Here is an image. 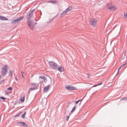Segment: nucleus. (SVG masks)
<instances>
[{
  "instance_id": "1",
  "label": "nucleus",
  "mask_w": 127,
  "mask_h": 127,
  "mask_svg": "<svg viewBox=\"0 0 127 127\" xmlns=\"http://www.w3.org/2000/svg\"><path fill=\"white\" fill-rule=\"evenodd\" d=\"M97 22L98 20L96 19L92 18L90 21V24L92 27H95L96 26Z\"/></svg>"
},
{
  "instance_id": "2",
  "label": "nucleus",
  "mask_w": 127,
  "mask_h": 127,
  "mask_svg": "<svg viewBox=\"0 0 127 127\" xmlns=\"http://www.w3.org/2000/svg\"><path fill=\"white\" fill-rule=\"evenodd\" d=\"M72 9V7L71 6L68 7L61 14L60 16L63 17L64 16L67 14V13L70 11Z\"/></svg>"
},
{
  "instance_id": "3",
  "label": "nucleus",
  "mask_w": 127,
  "mask_h": 127,
  "mask_svg": "<svg viewBox=\"0 0 127 127\" xmlns=\"http://www.w3.org/2000/svg\"><path fill=\"white\" fill-rule=\"evenodd\" d=\"M7 67V65H5L1 68V74L3 76L5 75L7 73L8 70Z\"/></svg>"
},
{
  "instance_id": "4",
  "label": "nucleus",
  "mask_w": 127,
  "mask_h": 127,
  "mask_svg": "<svg viewBox=\"0 0 127 127\" xmlns=\"http://www.w3.org/2000/svg\"><path fill=\"white\" fill-rule=\"evenodd\" d=\"M49 64L51 68L54 69H56L57 68V65L55 62H49Z\"/></svg>"
},
{
  "instance_id": "5",
  "label": "nucleus",
  "mask_w": 127,
  "mask_h": 127,
  "mask_svg": "<svg viewBox=\"0 0 127 127\" xmlns=\"http://www.w3.org/2000/svg\"><path fill=\"white\" fill-rule=\"evenodd\" d=\"M28 25L30 29H32L34 27L35 23L31 20H29L27 22Z\"/></svg>"
},
{
  "instance_id": "6",
  "label": "nucleus",
  "mask_w": 127,
  "mask_h": 127,
  "mask_svg": "<svg viewBox=\"0 0 127 127\" xmlns=\"http://www.w3.org/2000/svg\"><path fill=\"white\" fill-rule=\"evenodd\" d=\"M23 16L20 17L17 19L13 20L11 21V23L13 24H15L17 23H19L23 19Z\"/></svg>"
},
{
  "instance_id": "7",
  "label": "nucleus",
  "mask_w": 127,
  "mask_h": 127,
  "mask_svg": "<svg viewBox=\"0 0 127 127\" xmlns=\"http://www.w3.org/2000/svg\"><path fill=\"white\" fill-rule=\"evenodd\" d=\"M31 86L32 87L30 89V90H33L36 89V87L38 86V84L35 83H33L31 84Z\"/></svg>"
},
{
  "instance_id": "8",
  "label": "nucleus",
  "mask_w": 127,
  "mask_h": 127,
  "mask_svg": "<svg viewBox=\"0 0 127 127\" xmlns=\"http://www.w3.org/2000/svg\"><path fill=\"white\" fill-rule=\"evenodd\" d=\"M65 88L67 90H77V88L76 87L72 86H70L69 85H66L65 86Z\"/></svg>"
},
{
  "instance_id": "9",
  "label": "nucleus",
  "mask_w": 127,
  "mask_h": 127,
  "mask_svg": "<svg viewBox=\"0 0 127 127\" xmlns=\"http://www.w3.org/2000/svg\"><path fill=\"white\" fill-rule=\"evenodd\" d=\"M113 5V3H108L106 5V7L107 9L110 10Z\"/></svg>"
},
{
  "instance_id": "10",
  "label": "nucleus",
  "mask_w": 127,
  "mask_h": 127,
  "mask_svg": "<svg viewBox=\"0 0 127 127\" xmlns=\"http://www.w3.org/2000/svg\"><path fill=\"white\" fill-rule=\"evenodd\" d=\"M50 86L48 85L44 88L43 91L45 93L46 92L49 90Z\"/></svg>"
},
{
  "instance_id": "11",
  "label": "nucleus",
  "mask_w": 127,
  "mask_h": 127,
  "mask_svg": "<svg viewBox=\"0 0 127 127\" xmlns=\"http://www.w3.org/2000/svg\"><path fill=\"white\" fill-rule=\"evenodd\" d=\"M17 123L20 124L21 126H25L26 127H27L28 126V125H27L26 124L23 122H21Z\"/></svg>"
},
{
  "instance_id": "12",
  "label": "nucleus",
  "mask_w": 127,
  "mask_h": 127,
  "mask_svg": "<svg viewBox=\"0 0 127 127\" xmlns=\"http://www.w3.org/2000/svg\"><path fill=\"white\" fill-rule=\"evenodd\" d=\"M39 77L40 78L43 79L44 82H46L47 81V79L46 77L44 76H39Z\"/></svg>"
},
{
  "instance_id": "13",
  "label": "nucleus",
  "mask_w": 127,
  "mask_h": 127,
  "mask_svg": "<svg viewBox=\"0 0 127 127\" xmlns=\"http://www.w3.org/2000/svg\"><path fill=\"white\" fill-rule=\"evenodd\" d=\"M14 72V71L13 70H10L9 71V73H8V76L10 77V80L11 79V78L12 77L13 75V73Z\"/></svg>"
},
{
  "instance_id": "14",
  "label": "nucleus",
  "mask_w": 127,
  "mask_h": 127,
  "mask_svg": "<svg viewBox=\"0 0 127 127\" xmlns=\"http://www.w3.org/2000/svg\"><path fill=\"white\" fill-rule=\"evenodd\" d=\"M117 9V7L116 6L113 5L110 10L111 11H114L116 10Z\"/></svg>"
},
{
  "instance_id": "15",
  "label": "nucleus",
  "mask_w": 127,
  "mask_h": 127,
  "mask_svg": "<svg viewBox=\"0 0 127 127\" xmlns=\"http://www.w3.org/2000/svg\"><path fill=\"white\" fill-rule=\"evenodd\" d=\"M0 20H8V19L5 17L0 16Z\"/></svg>"
},
{
  "instance_id": "16",
  "label": "nucleus",
  "mask_w": 127,
  "mask_h": 127,
  "mask_svg": "<svg viewBox=\"0 0 127 127\" xmlns=\"http://www.w3.org/2000/svg\"><path fill=\"white\" fill-rule=\"evenodd\" d=\"M58 69L60 72H62L64 70V68L62 66L59 67L58 68Z\"/></svg>"
},
{
  "instance_id": "17",
  "label": "nucleus",
  "mask_w": 127,
  "mask_h": 127,
  "mask_svg": "<svg viewBox=\"0 0 127 127\" xmlns=\"http://www.w3.org/2000/svg\"><path fill=\"white\" fill-rule=\"evenodd\" d=\"M47 2L48 3L50 2L54 4V3H58V1L57 0H51L49 1H47Z\"/></svg>"
},
{
  "instance_id": "18",
  "label": "nucleus",
  "mask_w": 127,
  "mask_h": 127,
  "mask_svg": "<svg viewBox=\"0 0 127 127\" xmlns=\"http://www.w3.org/2000/svg\"><path fill=\"white\" fill-rule=\"evenodd\" d=\"M32 12L31 11L29 15L27 16V18H28L29 19H30L31 17L32 16Z\"/></svg>"
},
{
  "instance_id": "19",
  "label": "nucleus",
  "mask_w": 127,
  "mask_h": 127,
  "mask_svg": "<svg viewBox=\"0 0 127 127\" xmlns=\"http://www.w3.org/2000/svg\"><path fill=\"white\" fill-rule=\"evenodd\" d=\"M25 99V96H23L20 99V100H21V103H22L24 101Z\"/></svg>"
},
{
  "instance_id": "20",
  "label": "nucleus",
  "mask_w": 127,
  "mask_h": 127,
  "mask_svg": "<svg viewBox=\"0 0 127 127\" xmlns=\"http://www.w3.org/2000/svg\"><path fill=\"white\" fill-rule=\"evenodd\" d=\"M127 64V63H125L124 64H123V65H122L120 68H119V69H118V74L119 73V70H120V69L121 68V67H122V66H124L126 64Z\"/></svg>"
},
{
  "instance_id": "21",
  "label": "nucleus",
  "mask_w": 127,
  "mask_h": 127,
  "mask_svg": "<svg viewBox=\"0 0 127 127\" xmlns=\"http://www.w3.org/2000/svg\"><path fill=\"white\" fill-rule=\"evenodd\" d=\"M124 16L125 19H127V13H124Z\"/></svg>"
},
{
  "instance_id": "22",
  "label": "nucleus",
  "mask_w": 127,
  "mask_h": 127,
  "mask_svg": "<svg viewBox=\"0 0 127 127\" xmlns=\"http://www.w3.org/2000/svg\"><path fill=\"white\" fill-rule=\"evenodd\" d=\"M75 108H76V106H74V107L72 109V110H71V113H72V112L74 111L75 110Z\"/></svg>"
},
{
  "instance_id": "23",
  "label": "nucleus",
  "mask_w": 127,
  "mask_h": 127,
  "mask_svg": "<svg viewBox=\"0 0 127 127\" xmlns=\"http://www.w3.org/2000/svg\"><path fill=\"white\" fill-rule=\"evenodd\" d=\"M26 114V112H25L22 115V117L23 118H25V116Z\"/></svg>"
},
{
  "instance_id": "24",
  "label": "nucleus",
  "mask_w": 127,
  "mask_h": 127,
  "mask_svg": "<svg viewBox=\"0 0 127 127\" xmlns=\"http://www.w3.org/2000/svg\"><path fill=\"white\" fill-rule=\"evenodd\" d=\"M0 98L3 100H4L6 99V98L2 96H0Z\"/></svg>"
},
{
  "instance_id": "25",
  "label": "nucleus",
  "mask_w": 127,
  "mask_h": 127,
  "mask_svg": "<svg viewBox=\"0 0 127 127\" xmlns=\"http://www.w3.org/2000/svg\"><path fill=\"white\" fill-rule=\"evenodd\" d=\"M21 73L22 74V77L23 78H24V72L23 71H21Z\"/></svg>"
},
{
  "instance_id": "26",
  "label": "nucleus",
  "mask_w": 127,
  "mask_h": 127,
  "mask_svg": "<svg viewBox=\"0 0 127 127\" xmlns=\"http://www.w3.org/2000/svg\"><path fill=\"white\" fill-rule=\"evenodd\" d=\"M66 121H67L68 120V119H69V116H66Z\"/></svg>"
},
{
  "instance_id": "27",
  "label": "nucleus",
  "mask_w": 127,
  "mask_h": 127,
  "mask_svg": "<svg viewBox=\"0 0 127 127\" xmlns=\"http://www.w3.org/2000/svg\"><path fill=\"white\" fill-rule=\"evenodd\" d=\"M80 101H82V100H78V101H75L76 103L77 104H78V102Z\"/></svg>"
},
{
  "instance_id": "28",
  "label": "nucleus",
  "mask_w": 127,
  "mask_h": 127,
  "mask_svg": "<svg viewBox=\"0 0 127 127\" xmlns=\"http://www.w3.org/2000/svg\"><path fill=\"white\" fill-rule=\"evenodd\" d=\"M127 99V98L124 97L122 99H121V100H125Z\"/></svg>"
},
{
  "instance_id": "29",
  "label": "nucleus",
  "mask_w": 127,
  "mask_h": 127,
  "mask_svg": "<svg viewBox=\"0 0 127 127\" xmlns=\"http://www.w3.org/2000/svg\"><path fill=\"white\" fill-rule=\"evenodd\" d=\"M12 88L11 87H10L8 88V90H12Z\"/></svg>"
},
{
  "instance_id": "30",
  "label": "nucleus",
  "mask_w": 127,
  "mask_h": 127,
  "mask_svg": "<svg viewBox=\"0 0 127 127\" xmlns=\"http://www.w3.org/2000/svg\"><path fill=\"white\" fill-rule=\"evenodd\" d=\"M4 81V80H1V81H0V85L2 83V82Z\"/></svg>"
},
{
  "instance_id": "31",
  "label": "nucleus",
  "mask_w": 127,
  "mask_h": 127,
  "mask_svg": "<svg viewBox=\"0 0 127 127\" xmlns=\"http://www.w3.org/2000/svg\"><path fill=\"white\" fill-rule=\"evenodd\" d=\"M87 77L88 78H89L90 77V75L88 74H87Z\"/></svg>"
},
{
  "instance_id": "32",
  "label": "nucleus",
  "mask_w": 127,
  "mask_h": 127,
  "mask_svg": "<svg viewBox=\"0 0 127 127\" xmlns=\"http://www.w3.org/2000/svg\"><path fill=\"white\" fill-rule=\"evenodd\" d=\"M5 93L6 94L8 95V92H7V90H6L5 91Z\"/></svg>"
},
{
  "instance_id": "33",
  "label": "nucleus",
  "mask_w": 127,
  "mask_h": 127,
  "mask_svg": "<svg viewBox=\"0 0 127 127\" xmlns=\"http://www.w3.org/2000/svg\"><path fill=\"white\" fill-rule=\"evenodd\" d=\"M97 86V85H94L93 87H96V86Z\"/></svg>"
},
{
  "instance_id": "34",
  "label": "nucleus",
  "mask_w": 127,
  "mask_h": 127,
  "mask_svg": "<svg viewBox=\"0 0 127 127\" xmlns=\"http://www.w3.org/2000/svg\"><path fill=\"white\" fill-rule=\"evenodd\" d=\"M15 79L16 80H17V78L16 77H15Z\"/></svg>"
},
{
  "instance_id": "35",
  "label": "nucleus",
  "mask_w": 127,
  "mask_h": 127,
  "mask_svg": "<svg viewBox=\"0 0 127 127\" xmlns=\"http://www.w3.org/2000/svg\"><path fill=\"white\" fill-rule=\"evenodd\" d=\"M100 85V83L99 84H97V86H98V85Z\"/></svg>"
},
{
  "instance_id": "36",
  "label": "nucleus",
  "mask_w": 127,
  "mask_h": 127,
  "mask_svg": "<svg viewBox=\"0 0 127 127\" xmlns=\"http://www.w3.org/2000/svg\"><path fill=\"white\" fill-rule=\"evenodd\" d=\"M100 85H101L102 84V83H100Z\"/></svg>"
},
{
  "instance_id": "37",
  "label": "nucleus",
  "mask_w": 127,
  "mask_h": 127,
  "mask_svg": "<svg viewBox=\"0 0 127 127\" xmlns=\"http://www.w3.org/2000/svg\"><path fill=\"white\" fill-rule=\"evenodd\" d=\"M7 89L8 90V88H7Z\"/></svg>"
}]
</instances>
